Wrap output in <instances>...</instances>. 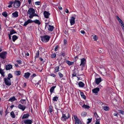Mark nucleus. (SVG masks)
I'll use <instances>...</instances> for the list:
<instances>
[{
    "label": "nucleus",
    "mask_w": 124,
    "mask_h": 124,
    "mask_svg": "<svg viewBox=\"0 0 124 124\" xmlns=\"http://www.w3.org/2000/svg\"><path fill=\"white\" fill-rule=\"evenodd\" d=\"M85 59L84 58H83L81 59V63L80 65V66L82 65V67H84L85 66Z\"/></svg>",
    "instance_id": "ddd939ff"
},
{
    "label": "nucleus",
    "mask_w": 124,
    "mask_h": 124,
    "mask_svg": "<svg viewBox=\"0 0 124 124\" xmlns=\"http://www.w3.org/2000/svg\"><path fill=\"white\" fill-rule=\"evenodd\" d=\"M98 120H97L95 123V124H100V121H98Z\"/></svg>",
    "instance_id": "052dcab7"
},
{
    "label": "nucleus",
    "mask_w": 124,
    "mask_h": 124,
    "mask_svg": "<svg viewBox=\"0 0 124 124\" xmlns=\"http://www.w3.org/2000/svg\"><path fill=\"white\" fill-rule=\"evenodd\" d=\"M80 32L81 33L83 34H84L85 33V31L83 30H82Z\"/></svg>",
    "instance_id": "680f3d73"
},
{
    "label": "nucleus",
    "mask_w": 124,
    "mask_h": 124,
    "mask_svg": "<svg viewBox=\"0 0 124 124\" xmlns=\"http://www.w3.org/2000/svg\"><path fill=\"white\" fill-rule=\"evenodd\" d=\"M43 14L45 17L47 18H49V16L50 14L49 12L46 11H45L43 13Z\"/></svg>",
    "instance_id": "9d476101"
},
{
    "label": "nucleus",
    "mask_w": 124,
    "mask_h": 124,
    "mask_svg": "<svg viewBox=\"0 0 124 124\" xmlns=\"http://www.w3.org/2000/svg\"><path fill=\"white\" fill-rule=\"evenodd\" d=\"M17 33L13 29H12L10 31V34L11 35H12L13 34Z\"/></svg>",
    "instance_id": "7c9ffc66"
},
{
    "label": "nucleus",
    "mask_w": 124,
    "mask_h": 124,
    "mask_svg": "<svg viewBox=\"0 0 124 124\" xmlns=\"http://www.w3.org/2000/svg\"><path fill=\"white\" fill-rule=\"evenodd\" d=\"M39 51H37L36 53V55L35 56V58H38L39 57Z\"/></svg>",
    "instance_id": "79ce46f5"
},
{
    "label": "nucleus",
    "mask_w": 124,
    "mask_h": 124,
    "mask_svg": "<svg viewBox=\"0 0 124 124\" xmlns=\"http://www.w3.org/2000/svg\"><path fill=\"white\" fill-rule=\"evenodd\" d=\"M12 15L14 17H17L18 16V12L17 11H16L12 13Z\"/></svg>",
    "instance_id": "412c9836"
},
{
    "label": "nucleus",
    "mask_w": 124,
    "mask_h": 124,
    "mask_svg": "<svg viewBox=\"0 0 124 124\" xmlns=\"http://www.w3.org/2000/svg\"><path fill=\"white\" fill-rule=\"evenodd\" d=\"M78 70L76 69H74L73 70V74L72 75L73 77L76 76L77 72Z\"/></svg>",
    "instance_id": "b1692460"
},
{
    "label": "nucleus",
    "mask_w": 124,
    "mask_h": 124,
    "mask_svg": "<svg viewBox=\"0 0 124 124\" xmlns=\"http://www.w3.org/2000/svg\"><path fill=\"white\" fill-rule=\"evenodd\" d=\"M100 89L98 88H96L92 90V92L94 93H97L99 91Z\"/></svg>",
    "instance_id": "6ab92c4d"
},
{
    "label": "nucleus",
    "mask_w": 124,
    "mask_h": 124,
    "mask_svg": "<svg viewBox=\"0 0 124 124\" xmlns=\"http://www.w3.org/2000/svg\"><path fill=\"white\" fill-rule=\"evenodd\" d=\"M20 102L22 104H24L26 103V101L25 100L23 99L20 101Z\"/></svg>",
    "instance_id": "58836bf2"
},
{
    "label": "nucleus",
    "mask_w": 124,
    "mask_h": 124,
    "mask_svg": "<svg viewBox=\"0 0 124 124\" xmlns=\"http://www.w3.org/2000/svg\"><path fill=\"white\" fill-rule=\"evenodd\" d=\"M74 117L75 119V124H82L80 120L76 116H74Z\"/></svg>",
    "instance_id": "39448f33"
},
{
    "label": "nucleus",
    "mask_w": 124,
    "mask_h": 124,
    "mask_svg": "<svg viewBox=\"0 0 124 124\" xmlns=\"http://www.w3.org/2000/svg\"><path fill=\"white\" fill-rule=\"evenodd\" d=\"M3 73H5L3 70H2L1 68H0V73L1 74Z\"/></svg>",
    "instance_id": "3c124183"
},
{
    "label": "nucleus",
    "mask_w": 124,
    "mask_h": 124,
    "mask_svg": "<svg viewBox=\"0 0 124 124\" xmlns=\"http://www.w3.org/2000/svg\"><path fill=\"white\" fill-rule=\"evenodd\" d=\"M56 55L55 53L52 54L51 55V57L52 58H54L56 57Z\"/></svg>",
    "instance_id": "ea45409f"
},
{
    "label": "nucleus",
    "mask_w": 124,
    "mask_h": 124,
    "mask_svg": "<svg viewBox=\"0 0 124 124\" xmlns=\"http://www.w3.org/2000/svg\"><path fill=\"white\" fill-rule=\"evenodd\" d=\"M12 65L9 64L7 65L6 67V69L7 70H10L12 68Z\"/></svg>",
    "instance_id": "dca6fc26"
},
{
    "label": "nucleus",
    "mask_w": 124,
    "mask_h": 124,
    "mask_svg": "<svg viewBox=\"0 0 124 124\" xmlns=\"http://www.w3.org/2000/svg\"><path fill=\"white\" fill-rule=\"evenodd\" d=\"M70 117L69 114L68 112H63L62 113V116L61 120L63 121H66Z\"/></svg>",
    "instance_id": "f257e3e1"
},
{
    "label": "nucleus",
    "mask_w": 124,
    "mask_h": 124,
    "mask_svg": "<svg viewBox=\"0 0 124 124\" xmlns=\"http://www.w3.org/2000/svg\"><path fill=\"white\" fill-rule=\"evenodd\" d=\"M16 100V98L14 96L13 97H12L10 98L8 100L9 101H10L11 102L14 101Z\"/></svg>",
    "instance_id": "cd10ccee"
},
{
    "label": "nucleus",
    "mask_w": 124,
    "mask_h": 124,
    "mask_svg": "<svg viewBox=\"0 0 124 124\" xmlns=\"http://www.w3.org/2000/svg\"><path fill=\"white\" fill-rule=\"evenodd\" d=\"M31 75V74L28 72H27L24 73V77L27 79H28L29 78Z\"/></svg>",
    "instance_id": "f3484780"
},
{
    "label": "nucleus",
    "mask_w": 124,
    "mask_h": 124,
    "mask_svg": "<svg viewBox=\"0 0 124 124\" xmlns=\"http://www.w3.org/2000/svg\"><path fill=\"white\" fill-rule=\"evenodd\" d=\"M101 78H95V83L97 84H98L101 81Z\"/></svg>",
    "instance_id": "4468645a"
},
{
    "label": "nucleus",
    "mask_w": 124,
    "mask_h": 124,
    "mask_svg": "<svg viewBox=\"0 0 124 124\" xmlns=\"http://www.w3.org/2000/svg\"><path fill=\"white\" fill-rule=\"evenodd\" d=\"M58 100V97L57 96H55L53 97V100L55 101H57V100Z\"/></svg>",
    "instance_id": "4c0bfd02"
},
{
    "label": "nucleus",
    "mask_w": 124,
    "mask_h": 124,
    "mask_svg": "<svg viewBox=\"0 0 124 124\" xmlns=\"http://www.w3.org/2000/svg\"><path fill=\"white\" fill-rule=\"evenodd\" d=\"M30 116L29 114L27 113L24 114L22 116V119H27Z\"/></svg>",
    "instance_id": "a211bd4d"
},
{
    "label": "nucleus",
    "mask_w": 124,
    "mask_h": 124,
    "mask_svg": "<svg viewBox=\"0 0 124 124\" xmlns=\"http://www.w3.org/2000/svg\"><path fill=\"white\" fill-rule=\"evenodd\" d=\"M118 111L119 113H120L122 114H123L124 113V111L122 110H118Z\"/></svg>",
    "instance_id": "a18cd8bd"
},
{
    "label": "nucleus",
    "mask_w": 124,
    "mask_h": 124,
    "mask_svg": "<svg viewBox=\"0 0 124 124\" xmlns=\"http://www.w3.org/2000/svg\"><path fill=\"white\" fill-rule=\"evenodd\" d=\"M103 108L104 110L106 111L109 110V108L107 106L104 107Z\"/></svg>",
    "instance_id": "a19ab883"
},
{
    "label": "nucleus",
    "mask_w": 124,
    "mask_h": 124,
    "mask_svg": "<svg viewBox=\"0 0 124 124\" xmlns=\"http://www.w3.org/2000/svg\"><path fill=\"white\" fill-rule=\"evenodd\" d=\"M58 74L60 78H62L63 76V75L60 72H59Z\"/></svg>",
    "instance_id": "8fccbe9b"
},
{
    "label": "nucleus",
    "mask_w": 124,
    "mask_h": 124,
    "mask_svg": "<svg viewBox=\"0 0 124 124\" xmlns=\"http://www.w3.org/2000/svg\"><path fill=\"white\" fill-rule=\"evenodd\" d=\"M36 76V74H33L31 76V78H33L34 77Z\"/></svg>",
    "instance_id": "4d7b16f0"
},
{
    "label": "nucleus",
    "mask_w": 124,
    "mask_h": 124,
    "mask_svg": "<svg viewBox=\"0 0 124 124\" xmlns=\"http://www.w3.org/2000/svg\"><path fill=\"white\" fill-rule=\"evenodd\" d=\"M64 43L65 44H67V40L65 39H64Z\"/></svg>",
    "instance_id": "338daca9"
},
{
    "label": "nucleus",
    "mask_w": 124,
    "mask_h": 124,
    "mask_svg": "<svg viewBox=\"0 0 124 124\" xmlns=\"http://www.w3.org/2000/svg\"><path fill=\"white\" fill-rule=\"evenodd\" d=\"M10 115L11 117L13 118H15V115L13 111H12L11 112Z\"/></svg>",
    "instance_id": "473e14b6"
},
{
    "label": "nucleus",
    "mask_w": 124,
    "mask_h": 124,
    "mask_svg": "<svg viewBox=\"0 0 124 124\" xmlns=\"http://www.w3.org/2000/svg\"><path fill=\"white\" fill-rule=\"evenodd\" d=\"M8 37H9V39L10 40L11 39V36L10 35V34L8 33Z\"/></svg>",
    "instance_id": "0e129e2a"
},
{
    "label": "nucleus",
    "mask_w": 124,
    "mask_h": 124,
    "mask_svg": "<svg viewBox=\"0 0 124 124\" xmlns=\"http://www.w3.org/2000/svg\"><path fill=\"white\" fill-rule=\"evenodd\" d=\"M7 54V53L5 51L0 53V57L3 59H5L6 57V54Z\"/></svg>",
    "instance_id": "423d86ee"
},
{
    "label": "nucleus",
    "mask_w": 124,
    "mask_h": 124,
    "mask_svg": "<svg viewBox=\"0 0 124 124\" xmlns=\"http://www.w3.org/2000/svg\"><path fill=\"white\" fill-rule=\"evenodd\" d=\"M3 109H2L0 111V114L1 115H2V113H3Z\"/></svg>",
    "instance_id": "e2e57ef3"
},
{
    "label": "nucleus",
    "mask_w": 124,
    "mask_h": 124,
    "mask_svg": "<svg viewBox=\"0 0 124 124\" xmlns=\"http://www.w3.org/2000/svg\"><path fill=\"white\" fill-rule=\"evenodd\" d=\"M118 114L117 113H115L113 114V115L115 116H117Z\"/></svg>",
    "instance_id": "774afa93"
},
{
    "label": "nucleus",
    "mask_w": 124,
    "mask_h": 124,
    "mask_svg": "<svg viewBox=\"0 0 124 124\" xmlns=\"http://www.w3.org/2000/svg\"><path fill=\"white\" fill-rule=\"evenodd\" d=\"M4 83L7 86H10L11 85V81L8 80L6 78H4Z\"/></svg>",
    "instance_id": "0eeeda50"
},
{
    "label": "nucleus",
    "mask_w": 124,
    "mask_h": 124,
    "mask_svg": "<svg viewBox=\"0 0 124 124\" xmlns=\"http://www.w3.org/2000/svg\"><path fill=\"white\" fill-rule=\"evenodd\" d=\"M17 107L19 109H21L23 111H24L26 108V107L24 105L21 104H19Z\"/></svg>",
    "instance_id": "1a4fd4ad"
},
{
    "label": "nucleus",
    "mask_w": 124,
    "mask_h": 124,
    "mask_svg": "<svg viewBox=\"0 0 124 124\" xmlns=\"http://www.w3.org/2000/svg\"><path fill=\"white\" fill-rule=\"evenodd\" d=\"M48 23H45L46 25L45 29L46 28L47 26H48V27H47L48 28V30L50 31H52L54 28V27L53 26L51 25H48Z\"/></svg>",
    "instance_id": "20e7f679"
},
{
    "label": "nucleus",
    "mask_w": 124,
    "mask_h": 124,
    "mask_svg": "<svg viewBox=\"0 0 124 124\" xmlns=\"http://www.w3.org/2000/svg\"><path fill=\"white\" fill-rule=\"evenodd\" d=\"M13 2H14L11 1L9 2L8 4L9 5H12V4L13 3Z\"/></svg>",
    "instance_id": "6e6d98bb"
},
{
    "label": "nucleus",
    "mask_w": 124,
    "mask_h": 124,
    "mask_svg": "<svg viewBox=\"0 0 124 124\" xmlns=\"http://www.w3.org/2000/svg\"><path fill=\"white\" fill-rule=\"evenodd\" d=\"M102 50V49L101 48L99 49L98 50V51L100 53H101Z\"/></svg>",
    "instance_id": "5fc2aeb1"
},
{
    "label": "nucleus",
    "mask_w": 124,
    "mask_h": 124,
    "mask_svg": "<svg viewBox=\"0 0 124 124\" xmlns=\"http://www.w3.org/2000/svg\"><path fill=\"white\" fill-rule=\"evenodd\" d=\"M75 17L73 16L71 17L70 19V23L71 25H73L75 23Z\"/></svg>",
    "instance_id": "f8f14e48"
},
{
    "label": "nucleus",
    "mask_w": 124,
    "mask_h": 124,
    "mask_svg": "<svg viewBox=\"0 0 124 124\" xmlns=\"http://www.w3.org/2000/svg\"><path fill=\"white\" fill-rule=\"evenodd\" d=\"M78 85L80 87H84L85 84L82 82L80 81L78 82Z\"/></svg>",
    "instance_id": "aec40b11"
},
{
    "label": "nucleus",
    "mask_w": 124,
    "mask_h": 124,
    "mask_svg": "<svg viewBox=\"0 0 124 124\" xmlns=\"http://www.w3.org/2000/svg\"><path fill=\"white\" fill-rule=\"evenodd\" d=\"M18 38L17 36L16 35H14L12 37V40L14 42Z\"/></svg>",
    "instance_id": "a878e982"
},
{
    "label": "nucleus",
    "mask_w": 124,
    "mask_h": 124,
    "mask_svg": "<svg viewBox=\"0 0 124 124\" xmlns=\"http://www.w3.org/2000/svg\"><path fill=\"white\" fill-rule=\"evenodd\" d=\"M80 95L82 98H83L84 99H86V97L84 94V93L83 92H80Z\"/></svg>",
    "instance_id": "c85d7f7f"
},
{
    "label": "nucleus",
    "mask_w": 124,
    "mask_h": 124,
    "mask_svg": "<svg viewBox=\"0 0 124 124\" xmlns=\"http://www.w3.org/2000/svg\"><path fill=\"white\" fill-rule=\"evenodd\" d=\"M94 115L95 117L96 118V119L97 120H99V117L97 115V113L96 112H95L94 113Z\"/></svg>",
    "instance_id": "c756f323"
},
{
    "label": "nucleus",
    "mask_w": 124,
    "mask_h": 124,
    "mask_svg": "<svg viewBox=\"0 0 124 124\" xmlns=\"http://www.w3.org/2000/svg\"><path fill=\"white\" fill-rule=\"evenodd\" d=\"M87 114V113L86 112H83L81 113V115L83 116H85Z\"/></svg>",
    "instance_id": "c03bdc74"
},
{
    "label": "nucleus",
    "mask_w": 124,
    "mask_h": 124,
    "mask_svg": "<svg viewBox=\"0 0 124 124\" xmlns=\"http://www.w3.org/2000/svg\"><path fill=\"white\" fill-rule=\"evenodd\" d=\"M13 6L16 8H18L20 6L21 2L20 1L18 0H15L14 1Z\"/></svg>",
    "instance_id": "7ed1b4c3"
},
{
    "label": "nucleus",
    "mask_w": 124,
    "mask_h": 124,
    "mask_svg": "<svg viewBox=\"0 0 124 124\" xmlns=\"http://www.w3.org/2000/svg\"><path fill=\"white\" fill-rule=\"evenodd\" d=\"M21 71L19 70L16 71H15V74L16 76H18L21 75Z\"/></svg>",
    "instance_id": "bb28decb"
},
{
    "label": "nucleus",
    "mask_w": 124,
    "mask_h": 124,
    "mask_svg": "<svg viewBox=\"0 0 124 124\" xmlns=\"http://www.w3.org/2000/svg\"><path fill=\"white\" fill-rule=\"evenodd\" d=\"M40 38L41 40L45 42H48L50 38V36L46 35L43 36H40Z\"/></svg>",
    "instance_id": "f03ea898"
},
{
    "label": "nucleus",
    "mask_w": 124,
    "mask_h": 124,
    "mask_svg": "<svg viewBox=\"0 0 124 124\" xmlns=\"http://www.w3.org/2000/svg\"><path fill=\"white\" fill-rule=\"evenodd\" d=\"M23 122L25 124H32V121L31 120L26 119L23 121Z\"/></svg>",
    "instance_id": "6e6552de"
},
{
    "label": "nucleus",
    "mask_w": 124,
    "mask_h": 124,
    "mask_svg": "<svg viewBox=\"0 0 124 124\" xmlns=\"http://www.w3.org/2000/svg\"><path fill=\"white\" fill-rule=\"evenodd\" d=\"M69 31L71 33H74L76 32V30L75 29H70L69 30Z\"/></svg>",
    "instance_id": "72a5a7b5"
},
{
    "label": "nucleus",
    "mask_w": 124,
    "mask_h": 124,
    "mask_svg": "<svg viewBox=\"0 0 124 124\" xmlns=\"http://www.w3.org/2000/svg\"><path fill=\"white\" fill-rule=\"evenodd\" d=\"M8 77H9L10 78H11L13 77L12 75L10 73H9L8 74Z\"/></svg>",
    "instance_id": "864d4df0"
},
{
    "label": "nucleus",
    "mask_w": 124,
    "mask_h": 124,
    "mask_svg": "<svg viewBox=\"0 0 124 124\" xmlns=\"http://www.w3.org/2000/svg\"><path fill=\"white\" fill-rule=\"evenodd\" d=\"M66 63L69 65H73L74 62H70L69 61L67 60L66 61Z\"/></svg>",
    "instance_id": "393cba45"
},
{
    "label": "nucleus",
    "mask_w": 124,
    "mask_h": 124,
    "mask_svg": "<svg viewBox=\"0 0 124 124\" xmlns=\"http://www.w3.org/2000/svg\"><path fill=\"white\" fill-rule=\"evenodd\" d=\"M2 15L6 17L8 16L7 13L5 11L3 12L2 13Z\"/></svg>",
    "instance_id": "f704fd0d"
},
{
    "label": "nucleus",
    "mask_w": 124,
    "mask_h": 124,
    "mask_svg": "<svg viewBox=\"0 0 124 124\" xmlns=\"http://www.w3.org/2000/svg\"><path fill=\"white\" fill-rule=\"evenodd\" d=\"M83 108H84L85 109H89L90 107L89 106L84 104L82 106Z\"/></svg>",
    "instance_id": "2f4dec72"
},
{
    "label": "nucleus",
    "mask_w": 124,
    "mask_h": 124,
    "mask_svg": "<svg viewBox=\"0 0 124 124\" xmlns=\"http://www.w3.org/2000/svg\"><path fill=\"white\" fill-rule=\"evenodd\" d=\"M50 75L53 77H54L55 76V75L54 74H52Z\"/></svg>",
    "instance_id": "69168bd1"
},
{
    "label": "nucleus",
    "mask_w": 124,
    "mask_h": 124,
    "mask_svg": "<svg viewBox=\"0 0 124 124\" xmlns=\"http://www.w3.org/2000/svg\"><path fill=\"white\" fill-rule=\"evenodd\" d=\"M87 120H88V121L87 122V124H89L90 123L92 120V118H90L89 119V118L87 119Z\"/></svg>",
    "instance_id": "de8ad7c7"
},
{
    "label": "nucleus",
    "mask_w": 124,
    "mask_h": 124,
    "mask_svg": "<svg viewBox=\"0 0 124 124\" xmlns=\"http://www.w3.org/2000/svg\"><path fill=\"white\" fill-rule=\"evenodd\" d=\"M56 87V86H52L51 87L50 90L51 94H52V93L54 92V89Z\"/></svg>",
    "instance_id": "5701e85b"
},
{
    "label": "nucleus",
    "mask_w": 124,
    "mask_h": 124,
    "mask_svg": "<svg viewBox=\"0 0 124 124\" xmlns=\"http://www.w3.org/2000/svg\"><path fill=\"white\" fill-rule=\"evenodd\" d=\"M98 37L96 35H95L93 38V39L94 40L96 41L97 40V39H98Z\"/></svg>",
    "instance_id": "49530a36"
},
{
    "label": "nucleus",
    "mask_w": 124,
    "mask_h": 124,
    "mask_svg": "<svg viewBox=\"0 0 124 124\" xmlns=\"http://www.w3.org/2000/svg\"><path fill=\"white\" fill-rule=\"evenodd\" d=\"M19 64H21V60H17L16 61Z\"/></svg>",
    "instance_id": "13d9d810"
},
{
    "label": "nucleus",
    "mask_w": 124,
    "mask_h": 124,
    "mask_svg": "<svg viewBox=\"0 0 124 124\" xmlns=\"http://www.w3.org/2000/svg\"><path fill=\"white\" fill-rule=\"evenodd\" d=\"M61 55L63 56V57L65 55V54L64 52H62L61 53Z\"/></svg>",
    "instance_id": "bf43d9fd"
},
{
    "label": "nucleus",
    "mask_w": 124,
    "mask_h": 124,
    "mask_svg": "<svg viewBox=\"0 0 124 124\" xmlns=\"http://www.w3.org/2000/svg\"><path fill=\"white\" fill-rule=\"evenodd\" d=\"M58 45L55 46L54 48V50L55 51H56L57 50V49L58 48Z\"/></svg>",
    "instance_id": "603ef678"
},
{
    "label": "nucleus",
    "mask_w": 124,
    "mask_h": 124,
    "mask_svg": "<svg viewBox=\"0 0 124 124\" xmlns=\"http://www.w3.org/2000/svg\"><path fill=\"white\" fill-rule=\"evenodd\" d=\"M32 22L31 20L29 19L26 21L25 22L23 25L24 26H26L29 23H31Z\"/></svg>",
    "instance_id": "2eb2a0df"
},
{
    "label": "nucleus",
    "mask_w": 124,
    "mask_h": 124,
    "mask_svg": "<svg viewBox=\"0 0 124 124\" xmlns=\"http://www.w3.org/2000/svg\"><path fill=\"white\" fill-rule=\"evenodd\" d=\"M59 66L56 67H55L54 69L55 70L54 72H56L59 71Z\"/></svg>",
    "instance_id": "e433bc0d"
},
{
    "label": "nucleus",
    "mask_w": 124,
    "mask_h": 124,
    "mask_svg": "<svg viewBox=\"0 0 124 124\" xmlns=\"http://www.w3.org/2000/svg\"><path fill=\"white\" fill-rule=\"evenodd\" d=\"M29 16V17L30 19H32L33 18V17L34 16L33 14V13L30 14Z\"/></svg>",
    "instance_id": "37998d69"
},
{
    "label": "nucleus",
    "mask_w": 124,
    "mask_h": 124,
    "mask_svg": "<svg viewBox=\"0 0 124 124\" xmlns=\"http://www.w3.org/2000/svg\"><path fill=\"white\" fill-rule=\"evenodd\" d=\"M32 23V22H34L35 23L38 24L39 25H40L41 24L40 22L38 20L36 19L34 21H32L31 20Z\"/></svg>",
    "instance_id": "4be33fe9"
},
{
    "label": "nucleus",
    "mask_w": 124,
    "mask_h": 124,
    "mask_svg": "<svg viewBox=\"0 0 124 124\" xmlns=\"http://www.w3.org/2000/svg\"><path fill=\"white\" fill-rule=\"evenodd\" d=\"M35 4L36 5H39L40 4V1H37L35 2Z\"/></svg>",
    "instance_id": "09e8293b"
},
{
    "label": "nucleus",
    "mask_w": 124,
    "mask_h": 124,
    "mask_svg": "<svg viewBox=\"0 0 124 124\" xmlns=\"http://www.w3.org/2000/svg\"><path fill=\"white\" fill-rule=\"evenodd\" d=\"M35 10L32 8H30L29 9L28 11L27 14H30L32 13L34 14L35 13Z\"/></svg>",
    "instance_id": "9b49d317"
},
{
    "label": "nucleus",
    "mask_w": 124,
    "mask_h": 124,
    "mask_svg": "<svg viewBox=\"0 0 124 124\" xmlns=\"http://www.w3.org/2000/svg\"><path fill=\"white\" fill-rule=\"evenodd\" d=\"M49 112L50 113L52 112L53 111V107L52 106H50L49 107Z\"/></svg>",
    "instance_id": "c9c22d12"
}]
</instances>
